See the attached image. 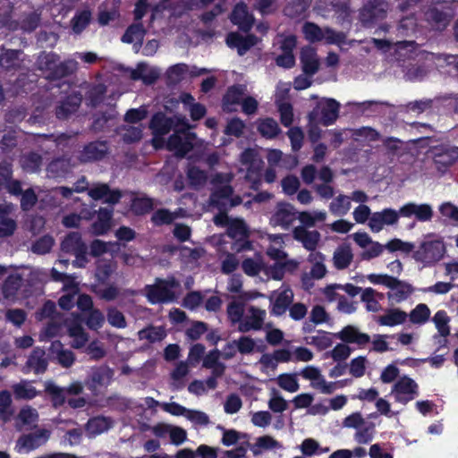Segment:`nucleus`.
Segmentation results:
<instances>
[{
  "label": "nucleus",
  "mask_w": 458,
  "mask_h": 458,
  "mask_svg": "<svg viewBox=\"0 0 458 458\" xmlns=\"http://www.w3.org/2000/svg\"><path fill=\"white\" fill-rule=\"evenodd\" d=\"M116 268V262L112 259H99L96 261L94 276L98 284L92 285L91 292L100 300L113 301L120 296H134L136 294L134 290L123 289L122 291L116 284H108Z\"/></svg>",
  "instance_id": "obj_1"
},
{
  "label": "nucleus",
  "mask_w": 458,
  "mask_h": 458,
  "mask_svg": "<svg viewBox=\"0 0 458 458\" xmlns=\"http://www.w3.org/2000/svg\"><path fill=\"white\" fill-rule=\"evenodd\" d=\"M38 69L46 73V80L52 82L61 81L75 73L78 69V63L73 59L61 62L59 55L49 52L39 58Z\"/></svg>",
  "instance_id": "obj_2"
},
{
  "label": "nucleus",
  "mask_w": 458,
  "mask_h": 458,
  "mask_svg": "<svg viewBox=\"0 0 458 458\" xmlns=\"http://www.w3.org/2000/svg\"><path fill=\"white\" fill-rule=\"evenodd\" d=\"M180 284L174 277L167 279L156 278L153 284L145 286L146 297L151 304H164L174 302L176 300L174 289Z\"/></svg>",
  "instance_id": "obj_3"
},
{
  "label": "nucleus",
  "mask_w": 458,
  "mask_h": 458,
  "mask_svg": "<svg viewBox=\"0 0 458 458\" xmlns=\"http://www.w3.org/2000/svg\"><path fill=\"white\" fill-rule=\"evenodd\" d=\"M191 129V126L185 119L167 140V149L174 151L177 157L182 158L193 149L197 135Z\"/></svg>",
  "instance_id": "obj_4"
},
{
  "label": "nucleus",
  "mask_w": 458,
  "mask_h": 458,
  "mask_svg": "<svg viewBox=\"0 0 458 458\" xmlns=\"http://www.w3.org/2000/svg\"><path fill=\"white\" fill-rule=\"evenodd\" d=\"M445 252L446 248L441 238L425 240L413 251L412 259L426 267H433L444 258Z\"/></svg>",
  "instance_id": "obj_5"
},
{
  "label": "nucleus",
  "mask_w": 458,
  "mask_h": 458,
  "mask_svg": "<svg viewBox=\"0 0 458 458\" xmlns=\"http://www.w3.org/2000/svg\"><path fill=\"white\" fill-rule=\"evenodd\" d=\"M88 246L79 232H70L61 242V250L64 253L74 255L73 266L83 268L89 263Z\"/></svg>",
  "instance_id": "obj_6"
},
{
  "label": "nucleus",
  "mask_w": 458,
  "mask_h": 458,
  "mask_svg": "<svg viewBox=\"0 0 458 458\" xmlns=\"http://www.w3.org/2000/svg\"><path fill=\"white\" fill-rule=\"evenodd\" d=\"M340 104L334 98L318 102L308 114L310 123H319L324 126L333 124L339 116Z\"/></svg>",
  "instance_id": "obj_7"
},
{
  "label": "nucleus",
  "mask_w": 458,
  "mask_h": 458,
  "mask_svg": "<svg viewBox=\"0 0 458 458\" xmlns=\"http://www.w3.org/2000/svg\"><path fill=\"white\" fill-rule=\"evenodd\" d=\"M433 163L440 175H445L457 161L458 148L438 145L432 148Z\"/></svg>",
  "instance_id": "obj_8"
},
{
  "label": "nucleus",
  "mask_w": 458,
  "mask_h": 458,
  "mask_svg": "<svg viewBox=\"0 0 458 458\" xmlns=\"http://www.w3.org/2000/svg\"><path fill=\"white\" fill-rule=\"evenodd\" d=\"M390 394L396 403L406 405L419 395V385L411 377L403 376L393 385Z\"/></svg>",
  "instance_id": "obj_9"
},
{
  "label": "nucleus",
  "mask_w": 458,
  "mask_h": 458,
  "mask_svg": "<svg viewBox=\"0 0 458 458\" xmlns=\"http://www.w3.org/2000/svg\"><path fill=\"white\" fill-rule=\"evenodd\" d=\"M388 4L385 0H370L360 10L359 20L364 27H371L386 17Z\"/></svg>",
  "instance_id": "obj_10"
},
{
  "label": "nucleus",
  "mask_w": 458,
  "mask_h": 458,
  "mask_svg": "<svg viewBox=\"0 0 458 458\" xmlns=\"http://www.w3.org/2000/svg\"><path fill=\"white\" fill-rule=\"evenodd\" d=\"M108 152L109 147L106 140H94L83 146L77 158L81 164L92 163L104 159Z\"/></svg>",
  "instance_id": "obj_11"
},
{
  "label": "nucleus",
  "mask_w": 458,
  "mask_h": 458,
  "mask_svg": "<svg viewBox=\"0 0 458 458\" xmlns=\"http://www.w3.org/2000/svg\"><path fill=\"white\" fill-rule=\"evenodd\" d=\"M227 235L235 241L237 251L251 249V242L249 240L250 231L243 219H232L227 228Z\"/></svg>",
  "instance_id": "obj_12"
},
{
  "label": "nucleus",
  "mask_w": 458,
  "mask_h": 458,
  "mask_svg": "<svg viewBox=\"0 0 458 458\" xmlns=\"http://www.w3.org/2000/svg\"><path fill=\"white\" fill-rule=\"evenodd\" d=\"M185 118L177 116L168 117L163 112L155 113L149 122V129L155 136H164L171 130L178 128Z\"/></svg>",
  "instance_id": "obj_13"
},
{
  "label": "nucleus",
  "mask_w": 458,
  "mask_h": 458,
  "mask_svg": "<svg viewBox=\"0 0 458 458\" xmlns=\"http://www.w3.org/2000/svg\"><path fill=\"white\" fill-rule=\"evenodd\" d=\"M51 432L46 428H40L29 434H22L16 442V449L19 453L30 452L44 445L50 437Z\"/></svg>",
  "instance_id": "obj_14"
},
{
  "label": "nucleus",
  "mask_w": 458,
  "mask_h": 458,
  "mask_svg": "<svg viewBox=\"0 0 458 458\" xmlns=\"http://www.w3.org/2000/svg\"><path fill=\"white\" fill-rule=\"evenodd\" d=\"M114 374V369L107 365L94 367L85 381L86 386L92 392L98 387H106L110 385Z\"/></svg>",
  "instance_id": "obj_15"
},
{
  "label": "nucleus",
  "mask_w": 458,
  "mask_h": 458,
  "mask_svg": "<svg viewBox=\"0 0 458 458\" xmlns=\"http://www.w3.org/2000/svg\"><path fill=\"white\" fill-rule=\"evenodd\" d=\"M230 20L242 32H249L254 24V17L249 12L248 5L244 2L236 4L231 13Z\"/></svg>",
  "instance_id": "obj_16"
},
{
  "label": "nucleus",
  "mask_w": 458,
  "mask_h": 458,
  "mask_svg": "<svg viewBox=\"0 0 458 458\" xmlns=\"http://www.w3.org/2000/svg\"><path fill=\"white\" fill-rule=\"evenodd\" d=\"M121 0H106L98 6V22L100 26H107L110 22L117 21L121 17Z\"/></svg>",
  "instance_id": "obj_17"
},
{
  "label": "nucleus",
  "mask_w": 458,
  "mask_h": 458,
  "mask_svg": "<svg viewBox=\"0 0 458 458\" xmlns=\"http://www.w3.org/2000/svg\"><path fill=\"white\" fill-rule=\"evenodd\" d=\"M82 102V95L79 91H73L67 95L55 107V116L60 120H65L71 114L77 112Z\"/></svg>",
  "instance_id": "obj_18"
},
{
  "label": "nucleus",
  "mask_w": 458,
  "mask_h": 458,
  "mask_svg": "<svg viewBox=\"0 0 458 458\" xmlns=\"http://www.w3.org/2000/svg\"><path fill=\"white\" fill-rule=\"evenodd\" d=\"M399 214L403 217H411L414 216L418 221L427 222L431 220L433 216V210L431 206L428 204H416L409 202L400 208Z\"/></svg>",
  "instance_id": "obj_19"
},
{
  "label": "nucleus",
  "mask_w": 458,
  "mask_h": 458,
  "mask_svg": "<svg viewBox=\"0 0 458 458\" xmlns=\"http://www.w3.org/2000/svg\"><path fill=\"white\" fill-rule=\"evenodd\" d=\"M225 41L229 47L236 48L238 55L242 56L257 44L258 38L254 34L242 36L237 32H230Z\"/></svg>",
  "instance_id": "obj_20"
},
{
  "label": "nucleus",
  "mask_w": 458,
  "mask_h": 458,
  "mask_svg": "<svg viewBox=\"0 0 458 458\" xmlns=\"http://www.w3.org/2000/svg\"><path fill=\"white\" fill-rule=\"evenodd\" d=\"M249 311L250 315L239 324L238 330L240 332L247 333L250 330H260L263 327L266 311L254 306L250 307Z\"/></svg>",
  "instance_id": "obj_21"
},
{
  "label": "nucleus",
  "mask_w": 458,
  "mask_h": 458,
  "mask_svg": "<svg viewBox=\"0 0 458 458\" xmlns=\"http://www.w3.org/2000/svg\"><path fill=\"white\" fill-rule=\"evenodd\" d=\"M335 336L346 344H356L359 346H365L370 342V336L360 332L357 327L352 325L344 327L340 332L335 334Z\"/></svg>",
  "instance_id": "obj_22"
},
{
  "label": "nucleus",
  "mask_w": 458,
  "mask_h": 458,
  "mask_svg": "<svg viewBox=\"0 0 458 458\" xmlns=\"http://www.w3.org/2000/svg\"><path fill=\"white\" fill-rule=\"evenodd\" d=\"M113 208H100L96 221L90 226V233L93 235H105L112 226Z\"/></svg>",
  "instance_id": "obj_23"
},
{
  "label": "nucleus",
  "mask_w": 458,
  "mask_h": 458,
  "mask_svg": "<svg viewBox=\"0 0 458 458\" xmlns=\"http://www.w3.org/2000/svg\"><path fill=\"white\" fill-rule=\"evenodd\" d=\"M300 61L303 72L308 76H313L319 69V60L316 49L311 47H304L300 53Z\"/></svg>",
  "instance_id": "obj_24"
},
{
  "label": "nucleus",
  "mask_w": 458,
  "mask_h": 458,
  "mask_svg": "<svg viewBox=\"0 0 458 458\" xmlns=\"http://www.w3.org/2000/svg\"><path fill=\"white\" fill-rule=\"evenodd\" d=\"M294 219L295 213L293 211V207L289 203H280L271 217V223L274 225H279L287 229Z\"/></svg>",
  "instance_id": "obj_25"
},
{
  "label": "nucleus",
  "mask_w": 458,
  "mask_h": 458,
  "mask_svg": "<svg viewBox=\"0 0 458 458\" xmlns=\"http://www.w3.org/2000/svg\"><path fill=\"white\" fill-rule=\"evenodd\" d=\"M293 237L301 242L307 250L313 252L320 240V233L317 230L309 231L303 226H298L293 230Z\"/></svg>",
  "instance_id": "obj_26"
},
{
  "label": "nucleus",
  "mask_w": 458,
  "mask_h": 458,
  "mask_svg": "<svg viewBox=\"0 0 458 458\" xmlns=\"http://www.w3.org/2000/svg\"><path fill=\"white\" fill-rule=\"evenodd\" d=\"M22 284V276L20 274L9 275L3 283L2 294L5 300H13Z\"/></svg>",
  "instance_id": "obj_27"
},
{
  "label": "nucleus",
  "mask_w": 458,
  "mask_h": 458,
  "mask_svg": "<svg viewBox=\"0 0 458 458\" xmlns=\"http://www.w3.org/2000/svg\"><path fill=\"white\" fill-rule=\"evenodd\" d=\"M46 352L40 347H36L27 360V366L31 368L36 374L44 373L47 369Z\"/></svg>",
  "instance_id": "obj_28"
},
{
  "label": "nucleus",
  "mask_w": 458,
  "mask_h": 458,
  "mask_svg": "<svg viewBox=\"0 0 458 458\" xmlns=\"http://www.w3.org/2000/svg\"><path fill=\"white\" fill-rule=\"evenodd\" d=\"M389 289L394 291V293H389L388 298L394 299L396 302L406 300L413 292L411 284L396 277H394V282L391 283Z\"/></svg>",
  "instance_id": "obj_29"
},
{
  "label": "nucleus",
  "mask_w": 458,
  "mask_h": 458,
  "mask_svg": "<svg viewBox=\"0 0 458 458\" xmlns=\"http://www.w3.org/2000/svg\"><path fill=\"white\" fill-rule=\"evenodd\" d=\"M293 300V293L290 288L282 291L273 302L270 313L275 316H281L285 313Z\"/></svg>",
  "instance_id": "obj_30"
},
{
  "label": "nucleus",
  "mask_w": 458,
  "mask_h": 458,
  "mask_svg": "<svg viewBox=\"0 0 458 458\" xmlns=\"http://www.w3.org/2000/svg\"><path fill=\"white\" fill-rule=\"evenodd\" d=\"M353 259L352 249L348 244L339 246L334 253V266L336 269L343 270L347 268Z\"/></svg>",
  "instance_id": "obj_31"
},
{
  "label": "nucleus",
  "mask_w": 458,
  "mask_h": 458,
  "mask_svg": "<svg viewBox=\"0 0 458 458\" xmlns=\"http://www.w3.org/2000/svg\"><path fill=\"white\" fill-rule=\"evenodd\" d=\"M112 427L110 418L97 416L90 418L86 424V430L89 435L98 436L107 431Z\"/></svg>",
  "instance_id": "obj_32"
},
{
  "label": "nucleus",
  "mask_w": 458,
  "mask_h": 458,
  "mask_svg": "<svg viewBox=\"0 0 458 458\" xmlns=\"http://www.w3.org/2000/svg\"><path fill=\"white\" fill-rule=\"evenodd\" d=\"M233 190L231 185H223L211 192L209 196L210 206L217 209H225L226 203L225 199H228L233 195Z\"/></svg>",
  "instance_id": "obj_33"
},
{
  "label": "nucleus",
  "mask_w": 458,
  "mask_h": 458,
  "mask_svg": "<svg viewBox=\"0 0 458 458\" xmlns=\"http://www.w3.org/2000/svg\"><path fill=\"white\" fill-rule=\"evenodd\" d=\"M42 156L36 151L23 154L20 158L21 168L27 173H36L42 165Z\"/></svg>",
  "instance_id": "obj_34"
},
{
  "label": "nucleus",
  "mask_w": 458,
  "mask_h": 458,
  "mask_svg": "<svg viewBox=\"0 0 458 458\" xmlns=\"http://www.w3.org/2000/svg\"><path fill=\"white\" fill-rule=\"evenodd\" d=\"M20 50L4 49L0 54V67L5 71H15L20 67Z\"/></svg>",
  "instance_id": "obj_35"
},
{
  "label": "nucleus",
  "mask_w": 458,
  "mask_h": 458,
  "mask_svg": "<svg viewBox=\"0 0 458 458\" xmlns=\"http://www.w3.org/2000/svg\"><path fill=\"white\" fill-rule=\"evenodd\" d=\"M92 19V13L89 9H84L77 12L71 20L72 31L80 35L89 25Z\"/></svg>",
  "instance_id": "obj_36"
},
{
  "label": "nucleus",
  "mask_w": 458,
  "mask_h": 458,
  "mask_svg": "<svg viewBox=\"0 0 458 458\" xmlns=\"http://www.w3.org/2000/svg\"><path fill=\"white\" fill-rule=\"evenodd\" d=\"M154 208L153 199L148 196L134 197L131 200L130 210L135 216H144Z\"/></svg>",
  "instance_id": "obj_37"
},
{
  "label": "nucleus",
  "mask_w": 458,
  "mask_h": 458,
  "mask_svg": "<svg viewBox=\"0 0 458 458\" xmlns=\"http://www.w3.org/2000/svg\"><path fill=\"white\" fill-rule=\"evenodd\" d=\"M425 20L437 30L444 29L448 24L447 14L437 7H430L425 12Z\"/></svg>",
  "instance_id": "obj_38"
},
{
  "label": "nucleus",
  "mask_w": 458,
  "mask_h": 458,
  "mask_svg": "<svg viewBox=\"0 0 458 458\" xmlns=\"http://www.w3.org/2000/svg\"><path fill=\"white\" fill-rule=\"evenodd\" d=\"M407 318L405 311L399 309H391L387 312L378 318V324L381 326L394 327L403 324Z\"/></svg>",
  "instance_id": "obj_39"
},
{
  "label": "nucleus",
  "mask_w": 458,
  "mask_h": 458,
  "mask_svg": "<svg viewBox=\"0 0 458 458\" xmlns=\"http://www.w3.org/2000/svg\"><path fill=\"white\" fill-rule=\"evenodd\" d=\"M140 340H147L150 344L161 342L166 336V332L163 327L148 326L138 333Z\"/></svg>",
  "instance_id": "obj_40"
},
{
  "label": "nucleus",
  "mask_w": 458,
  "mask_h": 458,
  "mask_svg": "<svg viewBox=\"0 0 458 458\" xmlns=\"http://www.w3.org/2000/svg\"><path fill=\"white\" fill-rule=\"evenodd\" d=\"M147 33V30L142 22L134 21L129 25L125 32L122 36V42L131 44L135 39H138L140 43Z\"/></svg>",
  "instance_id": "obj_41"
},
{
  "label": "nucleus",
  "mask_w": 458,
  "mask_h": 458,
  "mask_svg": "<svg viewBox=\"0 0 458 458\" xmlns=\"http://www.w3.org/2000/svg\"><path fill=\"white\" fill-rule=\"evenodd\" d=\"M258 131L266 139H274L281 132V129L275 119L267 117L258 123Z\"/></svg>",
  "instance_id": "obj_42"
},
{
  "label": "nucleus",
  "mask_w": 458,
  "mask_h": 458,
  "mask_svg": "<svg viewBox=\"0 0 458 458\" xmlns=\"http://www.w3.org/2000/svg\"><path fill=\"white\" fill-rule=\"evenodd\" d=\"M13 391L14 397L17 400H31L40 394V393L27 381H21L15 384L13 386Z\"/></svg>",
  "instance_id": "obj_43"
},
{
  "label": "nucleus",
  "mask_w": 458,
  "mask_h": 458,
  "mask_svg": "<svg viewBox=\"0 0 458 458\" xmlns=\"http://www.w3.org/2000/svg\"><path fill=\"white\" fill-rule=\"evenodd\" d=\"M244 92L240 85H233L229 87L223 96L222 105L224 110H231V106L240 104Z\"/></svg>",
  "instance_id": "obj_44"
},
{
  "label": "nucleus",
  "mask_w": 458,
  "mask_h": 458,
  "mask_svg": "<svg viewBox=\"0 0 458 458\" xmlns=\"http://www.w3.org/2000/svg\"><path fill=\"white\" fill-rule=\"evenodd\" d=\"M187 179L191 187L199 189L204 186L208 181V174L196 165H189L186 170Z\"/></svg>",
  "instance_id": "obj_45"
},
{
  "label": "nucleus",
  "mask_w": 458,
  "mask_h": 458,
  "mask_svg": "<svg viewBox=\"0 0 458 458\" xmlns=\"http://www.w3.org/2000/svg\"><path fill=\"white\" fill-rule=\"evenodd\" d=\"M282 447L281 444L274 437L265 435L257 438L254 445H250V450L254 455L261 454L262 450H271Z\"/></svg>",
  "instance_id": "obj_46"
},
{
  "label": "nucleus",
  "mask_w": 458,
  "mask_h": 458,
  "mask_svg": "<svg viewBox=\"0 0 458 458\" xmlns=\"http://www.w3.org/2000/svg\"><path fill=\"white\" fill-rule=\"evenodd\" d=\"M324 255L321 252H311L309 256V261L313 262L310 269V276L314 279H321L326 276L327 268L323 264Z\"/></svg>",
  "instance_id": "obj_47"
},
{
  "label": "nucleus",
  "mask_w": 458,
  "mask_h": 458,
  "mask_svg": "<svg viewBox=\"0 0 458 458\" xmlns=\"http://www.w3.org/2000/svg\"><path fill=\"white\" fill-rule=\"evenodd\" d=\"M437 332L438 335L441 337H447L450 335V318L447 313L444 310H437L433 318H432Z\"/></svg>",
  "instance_id": "obj_48"
},
{
  "label": "nucleus",
  "mask_w": 458,
  "mask_h": 458,
  "mask_svg": "<svg viewBox=\"0 0 458 458\" xmlns=\"http://www.w3.org/2000/svg\"><path fill=\"white\" fill-rule=\"evenodd\" d=\"M68 333L71 337L74 338V348H81L85 345L89 340V335L85 332L83 327L80 323H72L68 327Z\"/></svg>",
  "instance_id": "obj_49"
},
{
  "label": "nucleus",
  "mask_w": 458,
  "mask_h": 458,
  "mask_svg": "<svg viewBox=\"0 0 458 458\" xmlns=\"http://www.w3.org/2000/svg\"><path fill=\"white\" fill-rule=\"evenodd\" d=\"M302 32L305 38L310 43H316L323 40V30L316 23L306 21L302 27Z\"/></svg>",
  "instance_id": "obj_50"
},
{
  "label": "nucleus",
  "mask_w": 458,
  "mask_h": 458,
  "mask_svg": "<svg viewBox=\"0 0 458 458\" xmlns=\"http://www.w3.org/2000/svg\"><path fill=\"white\" fill-rule=\"evenodd\" d=\"M176 216L169 209L162 208L157 209L151 216V223L155 226L168 225L174 223Z\"/></svg>",
  "instance_id": "obj_51"
},
{
  "label": "nucleus",
  "mask_w": 458,
  "mask_h": 458,
  "mask_svg": "<svg viewBox=\"0 0 458 458\" xmlns=\"http://www.w3.org/2000/svg\"><path fill=\"white\" fill-rule=\"evenodd\" d=\"M50 395L51 403L55 408L61 407L65 403V390L53 383H47L45 389Z\"/></svg>",
  "instance_id": "obj_52"
},
{
  "label": "nucleus",
  "mask_w": 458,
  "mask_h": 458,
  "mask_svg": "<svg viewBox=\"0 0 458 458\" xmlns=\"http://www.w3.org/2000/svg\"><path fill=\"white\" fill-rule=\"evenodd\" d=\"M277 384L282 389L290 393H295L300 388L296 374L283 373L279 375Z\"/></svg>",
  "instance_id": "obj_53"
},
{
  "label": "nucleus",
  "mask_w": 458,
  "mask_h": 458,
  "mask_svg": "<svg viewBox=\"0 0 458 458\" xmlns=\"http://www.w3.org/2000/svg\"><path fill=\"white\" fill-rule=\"evenodd\" d=\"M430 316V310L428 305L424 303L418 304L411 312H410V320L413 324H424L426 323Z\"/></svg>",
  "instance_id": "obj_54"
},
{
  "label": "nucleus",
  "mask_w": 458,
  "mask_h": 458,
  "mask_svg": "<svg viewBox=\"0 0 458 458\" xmlns=\"http://www.w3.org/2000/svg\"><path fill=\"white\" fill-rule=\"evenodd\" d=\"M350 208V198L344 194L338 195L330 204L331 212L339 216L345 215Z\"/></svg>",
  "instance_id": "obj_55"
},
{
  "label": "nucleus",
  "mask_w": 458,
  "mask_h": 458,
  "mask_svg": "<svg viewBox=\"0 0 458 458\" xmlns=\"http://www.w3.org/2000/svg\"><path fill=\"white\" fill-rule=\"evenodd\" d=\"M223 429V437L221 443L225 446H231L238 443L240 440H249V435L247 433H241L235 429Z\"/></svg>",
  "instance_id": "obj_56"
},
{
  "label": "nucleus",
  "mask_w": 458,
  "mask_h": 458,
  "mask_svg": "<svg viewBox=\"0 0 458 458\" xmlns=\"http://www.w3.org/2000/svg\"><path fill=\"white\" fill-rule=\"evenodd\" d=\"M280 114V122L284 127H290L293 122V108L290 102H280L277 104Z\"/></svg>",
  "instance_id": "obj_57"
},
{
  "label": "nucleus",
  "mask_w": 458,
  "mask_h": 458,
  "mask_svg": "<svg viewBox=\"0 0 458 458\" xmlns=\"http://www.w3.org/2000/svg\"><path fill=\"white\" fill-rule=\"evenodd\" d=\"M54 239L50 235H44L38 239L31 247V250L36 254L44 255L52 250Z\"/></svg>",
  "instance_id": "obj_58"
},
{
  "label": "nucleus",
  "mask_w": 458,
  "mask_h": 458,
  "mask_svg": "<svg viewBox=\"0 0 458 458\" xmlns=\"http://www.w3.org/2000/svg\"><path fill=\"white\" fill-rule=\"evenodd\" d=\"M310 339V344L315 345L319 351L329 348L333 344L331 333L324 330H318V335L311 336Z\"/></svg>",
  "instance_id": "obj_59"
},
{
  "label": "nucleus",
  "mask_w": 458,
  "mask_h": 458,
  "mask_svg": "<svg viewBox=\"0 0 458 458\" xmlns=\"http://www.w3.org/2000/svg\"><path fill=\"white\" fill-rule=\"evenodd\" d=\"M21 196V208L24 212L31 210L38 202V195L32 188L22 191Z\"/></svg>",
  "instance_id": "obj_60"
},
{
  "label": "nucleus",
  "mask_w": 458,
  "mask_h": 458,
  "mask_svg": "<svg viewBox=\"0 0 458 458\" xmlns=\"http://www.w3.org/2000/svg\"><path fill=\"white\" fill-rule=\"evenodd\" d=\"M105 322V317L98 309H93L88 312L85 323L91 330H98L102 327Z\"/></svg>",
  "instance_id": "obj_61"
},
{
  "label": "nucleus",
  "mask_w": 458,
  "mask_h": 458,
  "mask_svg": "<svg viewBox=\"0 0 458 458\" xmlns=\"http://www.w3.org/2000/svg\"><path fill=\"white\" fill-rule=\"evenodd\" d=\"M123 130L124 132L122 135V139L124 143L131 144L138 142L142 138V128L141 126H123Z\"/></svg>",
  "instance_id": "obj_62"
},
{
  "label": "nucleus",
  "mask_w": 458,
  "mask_h": 458,
  "mask_svg": "<svg viewBox=\"0 0 458 458\" xmlns=\"http://www.w3.org/2000/svg\"><path fill=\"white\" fill-rule=\"evenodd\" d=\"M244 314L243 304L237 301H232L227 306V316L233 324L241 323Z\"/></svg>",
  "instance_id": "obj_63"
},
{
  "label": "nucleus",
  "mask_w": 458,
  "mask_h": 458,
  "mask_svg": "<svg viewBox=\"0 0 458 458\" xmlns=\"http://www.w3.org/2000/svg\"><path fill=\"white\" fill-rule=\"evenodd\" d=\"M107 321L112 327L116 328H125L127 326L124 315L116 308L108 309Z\"/></svg>",
  "instance_id": "obj_64"
}]
</instances>
